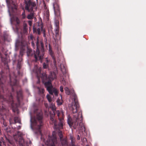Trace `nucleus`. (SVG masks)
Listing matches in <instances>:
<instances>
[{
    "label": "nucleus",
    "instance_id": "nucleus-1",
    "mask_svg": "<svg viewBox=\"0 0 146 146\" xmlns=\"http://www.w3.org/2000/svg\"><path fill=\"white\" fill-rule=\"evenodd\" d=\"M72 96L74 100L69 106L74 114L72 118L69 115L68 116V123L70 127L72 126L74 129H77L81 131H85L86 129L82 123V112L78 111L80 106L77 96L75 93L73 94Z\"/></svg>",
    "mask_w": 146,
    "mask_h": 146
},
{
    "label": "nucleus",
    "instance_id": "nucleus-5",
    "mask_svg": "<svg viewBox=\"0 0 146 146\" xmlns=\"http://www.w3.org/2000/svg\"><path fill=\"white\" fill-rule=\"evenodd\" d=\"M36 45L37 49L36 50V52H35L34 51L32 50L30 48H28L27 51V55L29 56H32L34 54L35 58L36 60H37L38 58L40 60H41L43 58V55H40L39 51V47L38 46V41L37 42Z\"/></svg>",
    "mask_w": 146,
    "mask_h": 146
},
{
    "label": "nucleus",
    "instance_id": "nucleus-19",
    "mask_svg": "<svg viewBox=\"0 0 146 146\" xmlns=\"http://www.w3.org/2000/svg\"><path fill=\"white\" fill-rule=\"evenodd\" d=\"M34 17V13L31 12L30 14L27 17V18L29 19H32Z\"/></svg>",
    "mask_w": 146,
    "mask_h": 146
},
{
    "label": "nucleus",
    "instance_id": "nucleus-21",
    "mask_svg": "<svg viewBox=\"0 0 146 146\" xmlns=\"http://www.w3.org/2000/svg\"><path fill=\"white\" fill-rule=\"evenodd\" d=\"M21 31V30L20 29H18L17 28L16 30V32L18 34L19 37V38H20L22 36V34L20 32V35H19V33Z\"/></svg>",
    "mask_w": 146,
    "mask_h": 146
},
{
    "label": "nucleus",
    "instance_id": "nucleus-3",
    "mask_svg": "<svg viewBox=\"0 0 146 146\" xmlns=\"http://www.w3.org/2000/svg\"><path fill=\"white\" fill-rule=\"evenodd\" d=\"M64 114L62 111H56L55 108V115H57L58 119V121L57 122L55 120V133L59 136L62 146H68L67 141L63 138V135L61 130L63 129L64 123Z\"/></svg>",
    "mask_w": 146,
    "mask_h": 146
},
{
    "label": "nucleus",
    "instance_id": "nucleus-33",
    "mask_svg": "<svg viewBox=\"0 0 146 146\" xmlns=\"http://www.w3.org/2000/svg\"><path fill=\"white\" fill-rule=\"evenodd\" d=\"M46 42H47V40H46L45 41V45H46V47H47V43Z\"/></svg>",
    "mask_w": 146,
    "mask_h": 146
},
{
    "label": "nucleus",
    "instance_id": "nucleus-30",
    "mask_svg": "<svg viewBox=\"0 0 146 146\" xmlns=\"http://www.w3.org/2000/svg\"><path fill=\"white\" fill-rule=\"evenodd\" d=\"M58 90L55 88V96L58 95Z\"/></svg>",
    "mask_w": 146,
    "mask_h": 146
},
{
    "label": "nucleus",
    "instance_id": "nucleus-49",
    "mask_svg": "<svg viewBox=\"0 0 146 146\" xmlns=\"http://www.w3.org/2000/svg\"><path fill=\"white\" fill-rule=\"evenodd\" d=\"M10 123H12L10 121Z\"/></svg>",
    "mask_w": 146,
    "mask_h": 146
},
{
    "label": "nucleus",
    "instance_id": "nucleus-31",
    "mask_svg": "<svg viewBox=\"0 0 146 146\" xmlns=\"http://www.w3.org/2000/svg\"><path fill=\"white\" fill-rule=\"evenodd\" d=\"M40 28H38L37 29V31L38 34H39L40 33Z\"/></svg>",
    "mask_w": 146,
    "mask_h": 146
},
{
    "label": "nucleus",
    "instance_id": "nucleus-41",
    "mask_svg": "<svg viewBox=\"0 0 146 146\" xmlns=\"http://www.w3.org/2000/svg\"><path fill=\"white\" fill-rule=\"evenodd\" d=\"M45 106L46 107L48 106V105L47 104H45Z\"/></svg>",
    "mask_w": 146,
    "mask_h": 146
},
{
    "label": "nucleus",
    "instance_id": "nucleus-13",
    "mask_svg": "<svg viewBox=\"0 0 146 146\" xmlns=\"http://www.w3.org/2000/svg\"><path fill=\"white\" fill-rule=\"evenodd\" d=\"M10 84L11 86H14L16 85L17 83V81L14 78L11 77V76H10Z\"/></svg>",
    "mask_w": 146,
    "mask_h": 146
},
{
    "label": "nucleus",
    "instance_id": "nucleus-12",
    "mask_svg": "<svg viewBox=\"0 0 146 146\" xmlns=\"http://www.w3.org/2000/svg\"><path fill=\"white\" fill-rule=\"evenodd\" d=\"M41 68L40 67L35 66L34 67V71L36 73L37 76H39V74L40 73Z\"/></svg>",
    "mask_w": 146,
    "mask_h": 146
},
{
    "label": "nucleus",
    "instance_id": "nucleus-16",
    "mask_svg": "<svg viewBox=\"0 0 146 146\" xmlns=\"http://www.w3.org/2000/svg\"><path fill=\"white\" fill-rule=\"evenodd\" d=\"M22 61V59L21 58H20L18 61V64L17 65V69H19L21 66V62Z\"/></svg>",
    "mask_w": 146,
    "mask_h": 146
},
{
    "label": "nucleus",
    "instance_id": "nucleus-14",
    "mask_svg": "<svg viewBox=\"0 0 146 146\" xmlns=\"http://www.w3.org/2000/svg\"><path fill=\"white\" fill-rule=\"evenodd\" d=\"M26 45V43H23L22 42H20L18 40L16 41L15 43V46L16 47H17L20 46H25Z\"/></svg>",
    "mask_w": 146,
    "mask_h": 146
},
{
    "label": "nucleus",
    "instance_id": "nucleus-39",
    "mask_svg": "<svg viewBox=\"0 0 146 146\" xmlns=\"http://www.w3.org/2000/svg\"><path fill=\"white\" fill-rule=\"evenodd\" d=\"M55 144L56 143H57V141L56 140V137H55Z\"/></svg>",
    "mask_w": 146,
    "mask_h": 146
},
{
    "label": "nucleus",
    "instance_id": "nucleus-26",
    "mask_svg": "<svg viewBox=\"0 0 146 146\" xmlns=\"http://www.w3.org/2000/svg\"><path fill=\"white\" fill-rule=\"evenodd\" d=\"M22 17L23 18H25L26 16H25V11H24L22 13Z\"/></svg>",
    "mask_w": 146,
    "mask_h": 146
},
{
    "label": "nucleus",
    "instance_id": "nucleus-2",
    "mask_svg": "<svg viewBox=\"0 0 146 146\" xmlns=\"http://www.w3.org/2000/svg\"><path fill=\"white\" fill-rule=\"evenodd\" d=\"M55 48L57 54H56L58 64L63 75L60 74L59 76L61 83L64 85H66L68 84L66 79L64 78L66 76L67 67L64 60H63L61 63L60 61L61 59L63 58L62 53L60 49V44L61 43V33L59 32V27H55Z\"/></svg>",
    "mask_w": 146,
    "mask_h": 146
},
{
    "label": "nucleus",
    "instance_id": "nucleus-36",
    "mask_svg": "<svg viewBox=\"0 0 146 146\" xmlns=\"http://www.w3.org/2000/svg\"><path fill=\"white\" fill-rule=\"evenodd\" d=\"M77 138L78 140H80V137L79 135H78Z\"/></svg>",
    "mask_w": 146,
    "mask_h": 146
},
{
    "label": "nucleus",
    "instance_id": "nucleus-20",
    "mask_svg": "<svg viewBox=\"0 0 146 146\" xmlns=\"http://www.w3.org/2000/svg\"><path fill=\"white\" fill-rule=\"evenodd\" d=\"M64 90L65 91V93L66 94L69 95L70 94V92L69 88L68 87H65L64 88Z\"/></svg>",
    "mask_w": 146,
    "mask_h": 146
},
{
    "label": "nucleus",
    "instance_id": "nucleus-29",
    "mask_svg": "<svg viewBox=\"0 0 146 146\" xmlns=\"http://www.w3.org/2000/svg\"><path fill=\"white\" fill-rule=\"evenodd\" d=\"M28 23L29 25L31 26L32 25V21H28Z\"/></svg>",
    "mask_w": 146,
    "mask_h": 146
},
{
    "label": "nucleus",
    "instance_id": "nucleus-22",
    "mask_svg": "<svg viewBox=\"0 0 146 146\" xmlns=\"http://www.w3.org/2000/svg\"><path fill=\"white\" fill-rule=\"evenodd\" d=\"M41 78L43 80H45L47 79V74H42L41 75Z\"/></svg>",
    "mask_w": 146,
    "mask_h": 146
},
{
    "label": "nucleus",
    "instance_id": "nucleus-23",
    "mask_svg": "<svg viewBox=\"0 0 146 146\" xmlns=\"http://www.w3.org/2000/svg\"><path fill=\"white\" fill-rule=\"evenodd\" d=\"M14 121L15 123H20V120L19 118L18 117H15L14 118Z\"/></svg>",
    "mask_w": 146,
    "mask_h": 146
},
{
    "label": "nucleus",
    "instance_id": "nucleus-6",
    "mask_svg": "<svg viewBox=\"0 0 146 146\" xmlns=\"http://www.w3.org/2000/svg\"><path fill=\"white\" fill-rule=\"evenodd\" d=\"M25 9L29 12H34L36 9V4L30 0L25 1Z\"/></svg>",
    "mask_w": 146,
    "mask_h": 146
},
{
    "label": "nucleus",
    "instance_id": "nucleus-15",
    "mask_svg": "<svg viewBox=\"0 0 146 146\" xmlns=\"http://www.w3.org/2000/svg\"><path fill=\"white\" fill-rule=\"evenodd\" d=\"M56 102L57 104V105L58 106L62 104L63 101L62 100V97L61 95H60V97H59L58 99L56 100Z\"/></svg>",
    "mask_w": 146,
    "mask_h": 146
},
{
    "label": "nucleus",
    "instance_id": "nucleus-48",
    "mask_svg": "<svg viewBox=\"0 0 146 146\" xmlns=\"http://www.w3.org/2000/svg\"><path fill=\"white\" fill-rule=\"evenodd\" d=\"M56 60H55V65L56 64Z\"/></svg>",
    "mask_w": 146,
    "mask_h": 146
},
{
    "label": "nucleus",
    "instance_id": "nucleus-4",
    "mask_svg": "<svg viewBox=\"0 0 146 146\" xmlns=\"http://www.w3.org/2000/svg\"><path fill=\"white\" fill-rule=\"evenodd\" d=\"M30 114L31 128L35 131V133L41 134L40 128L43 125L42 112H39L37 114L36 117L34 118H32L31 113Z\"/></svg>",
    "mask_w": 146,
    "mask_h": 146
},
{
    "label": "nucleus",
    "instance_id": "nucleus-42",
    "mask_svg": "<svg viewBox=\"0 0 146 146\" xmlns=\"http://www.w3.org/2000/svg\"><path fill=\"white\" fill-rule=\"evenodd\" d=\"M30 38L31 39H32V36H30Z\"/></svg>",
    "mask_w": 146,
    "mask_h": 146
},
{
    "label": "nucleus",
    "instance_id": "nucleus-35",
    "mask_svg": "<svg viewBox=\"0 0 146 146\" xmlns=\"http://www.w3.org/2000/svg\"><path fill=\"white\" fill-rule=\"evenodd\" d=\"M8 142H9V143H10V144H12V142H11V141H10L9 140H8Z\"/></svg>",
    "mask_w": 146,
    "mask_h": 146
},
{
    "label": "nucleus",
    "instance_id": "nucleus-44",
    "mask_svg": "<svg viewBox=\"0 0 146 146\" xmlns=\"http://www.w3.org/2000/svg\"><path fill=\"white\" fill-rule=\"evenodd\" d=\"M55 79L56 78V76L55 75Z\"/></svg>",
    "mask_w": 146,
    "mask_h": 146
},
{
    "label": "nucleus",
    "instance_id": "nucleus-50",
    "mask_svg": "<svg viewBox=\"0 0 146 146\" xmlns=\"http://www.w3.org/2000/svg\"><path fill=\"white\" fill-rule=\"evenodd\" d=\"M44 36H45V34H44Z\"/></svg>",
    "mask_w": 146,
    "mask_h": 146
},
{
    "label": "nucleus",
    "instance_id": "nucleus-28",
    "mask_svg": "<svg viewBox=\"0 0 146 146\" xmlns=\"http://www.w3.org/2000/svg\"><path fill=\"white\" fill-rule=\"evenodd\" d=\"M60 91L61 92H63V88L62 86H61L60 87Z\"/></svg>",
    "mask_w": 146,
    "mask_h": 146
},
{
    "label": "nucleus",
    "instance_id": "nucleus-27",
    "mask_svg": "<svg viewBox=\"0 0 146 146\" xmlns=\"http://www.w3.org/2000/svg\"><path fill=\"white\" fill-rule=\"evenodd\" d=\"M47 67V65L45 63L43 64V67L44 68H46Z\"/></svg>",
    "mask_w": 146,
    "mask_h": 146
},
{
    "label": "nucleus",
    "instance_id": "nucleus-51",
    "mask_svg": "<svg viewBox=\"0 0 146 146\" xmlns=\"http://www.w3.org/2000/svg\"><path fill=\"white\" fill-rule=\"evenodd\" d=\"M42 146H44L43 145H42Z\"/></svg>",
    "mask_w": 146,
    "mask_h": 146
},
{
    "label": "nucleus",
    "instance_id": "nucleus-43",
    "mask_svg": "<svg viewBox=\"0 0 146 146\" xmlns=\"http://www.w3.org/2000/svg\"><path fill=\"white\" fill-rule=\"evenodd\" d=\"M42 92H43V91H44V89H42Z\"/></svg>",
    "mask_w": 146,
    "mask_h": 146
},
{
    "label": "nucleus",
    "instance_id": "nucleus-37",
    "mask_svg": "<svg viewBox=\"0 0 146 146\" xmlns=\"http://www.w3.org/2000/svg\"><path fill=\"white\" fill-rule=\"evenodd\" d=\"M49 16V14H48V12H47V15H46V17H48Z\"/></svg>",
    "mask_w": 146,
    "mask_h": 146
},
{
    "label": "nucleus",
    "instance_id": "nucleus-46",
    "mask_svg": "<svg viewBox=\"0 0 146 146\" xmlns=\"http://www.w3.org/2000/svg\"><path fill=\"white\" fill-rule=\"evenodd\" d=\"M12 91H13V88H12Z\"/></svg>",
    "mask_w": 146,
    "mask_h": 146
},
{
    "label": "nucleus",
    "instance_id": "nucleus-25",
    "mask_svg": "<svg viewBox=\"0 0 146 146\" xmlns=\"http://www.w3.org/2000/svg\"><path fill=\"white\" fill-rule=\"evenodd\" d=\"M46 97L47 98V99L48 101L50 102L52 100L51 97L49 95H48L46 96Z\"/></svg>",
    "mask_w": 146,
    "mask_h": 146
},
{
    "label": "nucleus",
    "instance_id": "nucleus-18",
    "mask_svg": "<svg viewBox=\"0 0 146 146\" xmlns=\"http://www.w3.org/2000/svg\"><path fill=\"white\" fill-rule=\"evenodd\" d=\"M6 1L7 3L8 4V6L9 9L8 11L9 12V14L10 15V11L11 10V9H12V7L11 6L10 4V3H11V2H9L8 0H6Z\"/></svg>",
    "mask_w": 146,
    "mask_h": 146
},
{
    "label": "nucleus",
    "instance_id": "nucleus-7",
    "mask_svg": "<svg viewBox=\"0 0 146 146\" xmlns=\"http://www.w3.org/2000/svg\"><path fill=\"white\" fill-rule=\"evenodd\" d=\"M17 100L18 102V104H16L15 105H14L12 96L11 95L8 97L9 98L8 101L10 102L12 107L13 108H15L19 106L20 101L22 98V92L21 90H20L19 92H17Z\"/></svg>",
    "mask_w": 146,
    "mask_h": 146
},
{
    "label": "nucleus",
    "instance_id": "nucleus-38",
    "mask_svg": "<svg viewBox=\"0 0 146 146\" xmlns=\"http://www.w3.org/2000/svg\"><path fill=\"white\" fill-rule=\"evenodd\" d=\"M53 8H54V11L55 12V7H54V3H53Z\"/></svg>",
    "mask_w": 146,
    "mask_h": 146
},
{
    "label": "nucleus",
    "instance_id": "nucleus-32",
    "mask_svg": "<svg viewBox=\"0 0 146 146\" xmlns=\"http://www.w3.org/2000/svg\"><path fill=\"white\" fill-rule=\"evenodd\" d=\"M40 45H41V46L42 48H43V43L42 42H41Z\"/></svg>",
    "mask_w": 146,
    "mask_h": 146
},
{
    "label": "nucleus",
    "instance_id": "nucleus-10",
    "mask_svg": "<svg viewBox=\"0 0 146 146\" xmlns=\"http://www.w3.org/2000/svg\"><path fill=\"white\" fill-rule=\"evenodd\" d=\"M45 86L50 94H51L55 93V90L52 88L51 83L50 81L45 82L44 83Z\"/></svg>",
    "mask_w": 146,
    "mask_h": 146
},
{
    "label": "nucleus",
    "instance_id": "nucleus-40",
    "mask_svg": "<svg viewBox=\"0 0 146 146\" xmlns=\"http://www.w3.org/2000/svg\"><path fill=\"white\" fill-rule=\"evenodd\" d=\"M20 127L19 126H18V129H20Z\"/></svg>",
    "mask_w": 146,
    "mask_h": 146
},
{
    "label": "nucleus",
    "instance_id": "nucleus-8",
    "mask_svg": "<svg viewBox=\"0 0 146 146\" xmlns=\"http://www.w3.org/2000/svg\"><path fill=\"white\" fill-rule=\"evenodd\" d=\"M23 134L20 132H18L17 135H14V138L16 142H17L18 141L19 146H25V142L23 138L22 137Z\"/></svg>",
    "mask_w": 146,
    "mask_h": 146
},
{
    "label": "nucleus",
    "instance_id": "nucleus-9",
    "mask_svg": "<svg viewBox=\"0 0 146 146\" xmlns=\"http://www.w3.org/2000/svg\"><path fill=\"white\" fill-rule=\"evenodd\" d=\"M55 133L53 131L52 136L51 137H49L48 139L45 142V144L48 146H55V137L54 135Z\"/></svg>",
    "mask_w": 146,
    "mask_h": 146
},
{
    "label": "nucleus",
    "instance_id": "nucleus-34",
    "mask_svg": "<svg viewBox=\"0 0 146 146\" xmlns=\"http://www.w3.org/2000/svg\"><path fill=\"white\" fill-rule=\"evenodd\" d=\"M31 44L32 46L34 47V43L33 41L31 42Z\"/></svg>",
    "mask_w": 146,
    "mask_h": 146
},
{
    "label": "nucleus",
    "instance_id": "nucleus-11",
    "mask_svg": "<svg viewBox=\"0 0 146 146\" xmlns=\"http://www.w3.org/2000/svg\"><path fill=\"white\" fill-rule=\"evenodd\" d=\"M10 21L12 25L14 24L15 23L17 24H18L20 22L18 19L15 16L11 18Z\"/></svg>",
    "mask_w": 146,
    "mask_h": 146
},
{
    "label": "nucleus",
    "instance_id": "nucleus-24",
    "mask_svg": "<svg viewBox=\"0 0 146 146\" xmlns=\"http://www.w3.org/2000/svg\"><path fill=\"white\" fill-rule=\"evenodd\" d=\"M49 46V51L50 54V55L52 56V58L55 61V58L54 57V56L53 55V53H52V50L50 48V46Z\"/></svg>",
    "mask_w": 146,
    "mask_h": 146
},
{
    "label": "nucleus",
    "instance_id": "nucleus-17",
    "mask_svg": "<svg viewBox=\"0 0 146 146\" xmlns=\"http://www.w3.org/2000/svg\"><path fill=\"white\" fill-rule=\"evenodd\" d=\"M53 111L54 115L55 113L54 112V110H53ZM54 115H50V120L51 121H52V123H53L54 125H55V123H54Z\"/></svg>",
    "mask_w": 146,
    "mask_h": 146
},
{
    "label": "nucleus",
    "instance_id": "nucleus-47",
    "mask_svg": "<svg viewBox=\"0 0 146 146\" xmlns=\"http://www.w3.org/2000/svg\"><path fill=\"white\" fill-rule=\"evenodd\" d=\"M35 28H33V30H34H34H35Z\"/></svg>",
    "mask_w": 146,
    "mask_h": 146
},
{
    "label": "nucleus",
    "instance_id": "nucleus-45",
    "mask_svg": "<svg viewBox=\"0 0 146 146\" xmlns=\"http://www.w3.org/2000/svg\"><path fill=\"white\" fill-rule=\"evenodd\" d=\"M14 8H15V9H16V7H14Z\"/></svg>",
    "mask_w": 146,
    "mask_h": 146
}]
</instances>
